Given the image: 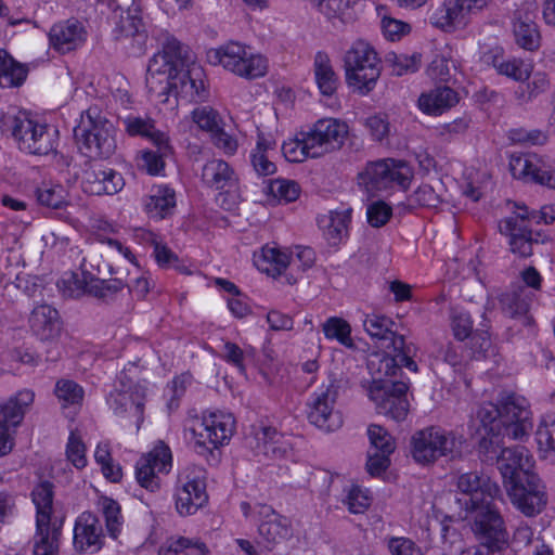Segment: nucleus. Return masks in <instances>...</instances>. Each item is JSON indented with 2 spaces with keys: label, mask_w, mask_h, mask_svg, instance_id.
Segmentation results:
<instances>
[{
  "label": "nucleus",
  "mask_w": 555,
  "mask_h": 555,
  "mask_svg": "<svg viewBox=\"0 0 555 555\" xmlns=\"http://www.w3.org/2000/svg\"><path fill=\"white\" fill-rule=\"evenodd\" d=\"M317 8L327 20L347 23L352 20L351 0H320Z\"/></svg>",
  "instance_id": "obj_55"
},
{
  "label": "nucleus",
  "mask_w": 555,
  "mask_h": 555,
  "mask_svg": "<svg viewBox=\"0 0 555 555\" xmlns=\"http://www.w3.org/2000/svg\"><path fill=\"white\" fill-rule=\"evenodd\" d=\"M509 170L514 178L555 189V163L537 154L513 155Z\"/></svg>",
  "instance_id": "obj_19"
},
{
  "label": "nucleus",
  "mask_w": 555,
  "mask_h": 555,
  "mask_svg": "<svg viewBox=\"0 0 555 555\" xmlns=\"http://www.w3.org/2000/svg\"><path fill=\"white\" fill-rule=\"evenodd\" d=\"M476 417L489 434H492L494 437L503 434L502 413L499 401L495 404L491 402L481 404L477 410Z\"/></svg>",
  "instance_id": "obj_51"
},
{
  "label": "nucleus",
  "mask_w": 555,
  "mask_h": 555,
  "mask_svg": "<svg viewBox=\"0 0 555 555\" xmlns=\"http://www.w3.org/2000/svg\"><path fill=\"white\" fill-rule=\"evenodd\" d=\"M0 130L12 135L21 151L34 155H48L57 145L59 131L31 119L26 112L15 107L0 114Z\"/></svg>",
  "instance_id": "obj_1"
},
{
  "label": "nucleus",
  "mask_w": 555,
  "mask_h": 555,
  "mask_svg": "<svg viewBox=\"0 0 555 555\" xmlns=\"http://www.w3.org/2000/svg\"><path fill=\"white\" fill-rule=\"evenodd\" d=\"M39 205L50 209H62L67 204V192L61 184L42 183L36 190Z\"/></svg>",
  "instance_id": "obj_50"
},
{
  "label": "nucleus",
  "mask_w": 555,
  "mask_h": 555,
  "mask_svg": "<svg viewBox=\"0 0 555 555\" xmlns=\"http://www.w3.org/2000/svg\"><path fill=\"white\" fill-rule=\"evenodd\" d=\"M126 283L118 278L98 279L90 283L88 294L104 301L112 300L119 292L124 289Z\"/></svg>",
  "instance_id": "obj_60"
},
{
  "label": "nucleus",
  "mask_w": 555,
  "mask_h": 555,
  "mask_svg": "<svg viewBox=\"0 0 555 555\" xmlns=\"http://www.w3.org/2000/svg\"><path fill=\"white\" fill-rule=\"evenodd\" d=\"M26 77L27 68L16 62L5 50L0 49V87H18Z\"/></svg>",
  "instance_id": "obj_44"
},
{
  "label": "nucleus",
  "mask_w": 555,
  "mask_h": 555,
  "mask_svg": "<svg viewBox=\"0 0 555 555\" xmlns=\"http://www.w3.org/2000/svg\"><path fill=\"white\" fill-rule=\"evenodd\" d=\"M172 468V453L170 448L158 441L151 451L144 453L134 466L135 480L140 487L150 492L160 489L159 474H168Z\"/></svg>",
  "instance_id": "obj_14"
},
{
  "label": "nucleus",
  "mask_w": 555,
  "mask_h": 555,
  "mask_svg": "<svg viewBox=\"0 0 555 555\" xmlns=\"http://www.w3.org/2000/svg\"><path fill=\"white\" fill-rule=\"evenodd\" d=\"M305 133L313 157L318 158L341 147L348 135V126L335 118H323Z\"/></svg>",
  "instance_id": "obj_18"
},
{
  "label": "nucleus",
  "mask_w": 555,
  "mask_h": 555,
  "mask_svg": "<svg viewBox=\"0 0 555 555\" xmlns=\"http://www.w3.org/2000/svg\"><path fill=\"white\" fill-rule=\"evenodd\" d=\"M116 38H133L139 43L146 39L144 23L141 17L132 14L121 16L115 29Z\"/></svg>",
  "instance_id": "obj_57"
},
{
  "label": "nucleus",
  "mask_w": 555,
  "mask_h": 555,
  "mask_svg": "<svg viewBox=\"0 0 555 555\" xmlns=\"http://www.w3.org/2000/svg\"><path fill=\"white\" fill-rule=\"evenodd\" d=\"M502 235L508 237L509 250L519 258H528L533 254V245L538 243L532 237L530 228H525L521 221L512 218H503L499 222Z\"/></svg>",
  "instance_id": "obj_31"
},
{
  "label": "nucleus",
  "mask_w": 555,
  "mask_h": 555,
  "mask_svg": "<svg viewBox=\"0 0 555 555\" xmlns=\"http://www.w3.org/2000/svg\"><path fill=\"white\" fill-rule=\"evenodd\" d=\"M33 333L41 340H52L60 335L61 322L56 309L49 305L35 307L29 317Z\"/></svg>",
  "instance_id": "obj_34"
},
{
  "label": "nucleus",
  "mask_w": 555,
  "mask_h": 555,
  "mask_svg": "<svg viewBox=\"0 0 555 555\" xmlns=\"http://www.w3.org/2000/svg\"><path fill=\"white\" fill-rule=\"evenodd\" d=\"M101 506L105 517L107 532L109 537L117 539L122 527L120 506L116 501L109 498H103L101 500Z\"/></svg>",
  "instance_id": "obj_61"
},
{
  "label": "nucleus",
  "mask_w": 555,
  "mask_h": 555,
  "mask_svg": "<svg viewBox=\"0 0 555 555\" xmlns=\"http://www.w3.org/2000/svg\"><path fill=\"white\" fill-rule=\"evenodd\" d=\"M461 15L453 0H444L438 7L429 11V23L443 31H452L460 22Z\"/></svg>",
  "instance_id": "obj_46"
},
{
  "label": "nucleus",
  "mask_w": 555,
  "mask_h": 555,
  "mask_svg": "<svg viewBox=\"0 0 555 555\" xmlns=\"http://www.w3.org/2000/svg\"><path fill=\"white\" fill-rule=\"evenodd\" d=\"M457 488L462 493L469 495V500L465 502L467 509L480 505L482 500H494L501 493L496 482L492 481L489 476L478 472L460 475Z\"/></svg>",
  "instance_id": "obj_27"
},
{
  "label": "nucleus",
  "mask_w": 555,
  "mask_h": 555,
  "mask_svg": "<svg viewBox=\"0 0 555 555\" xmlns=\"http://www.w3.org/2000/svg\"><path fill=\"white\" fill-rule=\"evenodd\" d=\"M125 180L116 170L101 165H90L81 177L82 191L90 195H114L122 190Z\"/></svg>",
  "instance_id": "obj_26"
},
{
  "label": "nucleus",
  "mask_w": 555,
  "mask_h": 555,
  "mask_svg": "<svg viewBox=\"0 0 555 555\" xmlns=\"http://www.w3.org/2000/svg\"><path fill=\"white\" fill-rule=\"evenodd\" d=\"M109 122L106 115L99 105H91L80 115V120L74 129L76 139L86 138L91 133L100 132L101 126Z\"/></svg>",
  "instance_id": "obj_48"
},
{
  "label": "nucleus",
  "mask_w": 555,
  "mask_h": 555,
  "mask_svg": "<svg viewBox=\"0 0 555 555\" xmlns=\"http://www.w3.org/2000/svg\"><path fill=\"white\" fill-rule=\"evenodd\" d=\"M503 436L521 440L532 429V412L528 400L516 392L503 391L499 396Z\"/></svg>",
  "instance_id": "obj_13"
},
{
  "label": "nucleus",
  "mask_w": 555,
  "mask_h": 555,
  "mask_svg": "<svg viewBox=\"0 0 555 555\" xmlns=\"http://www.w3.org/2000/svg\"><path fill=\"white\" fill-rule=\"evenodd\" d=\"M532 300V292L524 286H517L501 295L500 302L503 311L511 318L525 315Z\"/></svg>",
  "instance_id": "obj_45"
},
{
  "label": "nucleus",
  "mask_w": 555,
  "mask_h": 555,
  "mask_svg": "<svg viewBox=\"0 0 555 555\" xmlns=\"http://www.w3.org/2000/svg\"><path fill=\"white\" fill-rule=\"evenodd\" d=\"M76 140L80 150L91 158H108L117 149L116 130L111 121L106 126H101L100 132Z\"/></svg>",
  "instance_id": "obj_32"
},
{
  "label": "nucleus",
  "mask_w": 555,
  "mask_h": 555,
  "mask_svg": "<svg viewBox=\"0 0 555 555\" xmlns=\"http://www.w3.org/2000/svg\"><path fill=\"white\" fill-rule=\"evenodd\" d=\"M408 389L409 386L404 382L375 384L371 386L369 397L374 402L378 414L401 422L409 413Z\"/></svg>",
  "instance_id": "obj_15"
},
{
  "label": "nucleus",
  "mask_w": 555,
  "mask_h": 555,
  "mask_svg": "<svg viewBox=\"0 0 555 555\" xmlns=\"http://www.w3.org/2000/svg\"><path fill=\"white\" fill-rule=\"evenodd\" d=\"M50 47L61 54H66L82 47L87 39L83 25L69 18L55 23L48 34Z\"/></svg>",
  "instance_id": "obj_28"
},
{
  "label": "nucleus",
  "mask_w": 555,
  "mask_h": 555,
  "mask_svg": "<svg viewBox=\"0 0 555 555\" xmlns=\"http://www.w3.org/2000/svg\"><path fill=\"white\" fill-rule=\"evenodd\" d=\"M54 393L63 408L80 405L85 391L83 388L72 379H60L55 384Z\"/></svg>",
  "instance_id": "obj_56"
},
{
  "label": "nucleus",
  "mask_w": 555,
  "mask_h": 555,
  "mask_svg": "<svg viewBox=\"0 0 555 555\" xmlns=\"http://www.w3.org/2000/svg\"><path fill=\"white\" fill-rule=\"evenodd\" d=\"M480 61L495 69L496 74L516 82L528 80L533 65L521 57L506 55L503 48L495 46L481 52Z\"/></svg>",
  "instance_id": "obj_25"
},
{
  "label": "nucleus",
  "mask_w": 555,
  "mask_h": 555,
  "mask_svg": "<svg viewBox=\"0 0 555 555\" xmlns=\"http://www.w3.org/2000/svg\"><path fill=\"white\" fill-rule=\"evenodd\" d=\"M170 95L182 98L190 102H205L209 96V90L205 80L204 69L192 64L188 69H182L179 79L172 83Z\"/></svg>",
  "instance_id": "obj_29"
},
{
  "label": "nucleus",
  "mask_w": 555,
  "mask_h": 555,
  "mask_svg": "<svg viewBox=\"0 0 555 555\" xmlns=\"http://www.w3.org/2000/svg\"><path fill=\"white\" fill-rule=\"evenodd\" d=\"M186 61V48L173 37L166 38L162 50L155 53L149 63L146 87L150 93L157 98L164 96L163 101H167L171 86L179 79Z\"/></svg>",
  "instance_id": "obj_3"
},
{
  "label": "nucleus",
  "mask_w": 555,
  "mask_h": 555,
  "mask_svg": "<svg viewBox=\"0 0 555 555\" xmlns=\"http://www.w3.org/2000/svg\"><path fill=\"white\" fill-rule=\"evenodd\" d=\"M469 509L475 513L473 531L481 545L498 551L505 548L508 544V532L493 500H482L480 505Z\"/></svg>",
  "instance_id": "obj_12"
},
{
  "label": "nucleus",
  "mask_w": 555,
  "mask_h": 555,
  "mask_svg": "<svg viewBox=\"0 0 555 555\" xmlns=\"http://www.w3.org/2000/svg\"><path fill=\"white\" fill-rule=\"evenodd\" d=\"M347 83L360 94L371 92L380 76V60L374 48L364 40L354 41L344 57Z\"/></svg>",
  "instance_id": "obj_6"
},
{
  "label": "nucleus",
  "mask_w": 555,
  "mask_h": 555,
  "mask_svg": "<svg viewBox=\"0 0 555 555\" xmlns=\"http://www.w3.org/2000/svg\"><path fill=\"white\" fill-rule=\"evenodd\" d=\"M398 351H395V356L389 354H374L367 362V367L373 375V385L392 383L393 380L385 379L387 377H395L400 371V365H404V362L397 356Z\"/></svg>",
  "instance_id": "obj_42"
},
{
  "label": "nucleus",
  "mask_w": 555,
  "mask_h": 555,
  "mask_svg": "<svg viewBox=\"0 0 555 555\" xmlns=\"http://www.w3.org/2000/svg\"><path fill=\"white\" fill-rule=\"evenodd\" d=\"M275 143L269 137L258 135L256 147L251 151L250 159L255 171L259 176L273 175L276 170L275 164L271 160V153Z\"/></svg>",
  "instance_id": "obj_43"
},
{
  "label": "nucleus",
  "mask_w": 555,
  "mask_h": 555,
  "mask_svg": "<svg viewBox=\"0 0 555 555\" xmlns=\"http://www.w3.org/2000/svg\"><path fill=\"white\" fill-rule=\"evenodd\" d=\"M269 193L279 202L291 203L298 198L299 184L292 180L276 179L268 185Z\"/></svg>",
  "instance_id": "obj_62"
},
{
  "label": "nucleus",
  "mask_w": 555,
  "mask_h": 555,
  "mask_svg": "<svg viewBox=\"0 0 555 555\" xmlns=\"http://www.w3.org/2000/svg\"><path fill=\"white\" fill-rule=\"evenodd\" d=\"M144 208L150 218L163 220L171 216L176 208V192L168 185L159 184L151 189Z\"/></svg>",
  "instance_id": "obj_35"
},
{
  "label": "nucleus",
  "mask_w": 555,
  "mask_h": 555,
  "mask_svg": "<svg viewBox=\"0 0 555 555\" xmlns=\"http://www.w3.org/2000/svg\"><path fill=\"white\" fill-rule=\"evenodd\" d=\"M209 59L221 64L227 70L246 79L262 77L268 70L266 57L251 53L238 42H229L211 51Z\"/></svg>",
  "instance_id": "obj_10"
},
{
  "label": "nucleus",
  "mask_w": 555,
  "mask_h": 555,
  "mask_svg": "<svg viewBox=\"0 0 555 555\" xmlns=\"http://www.w3.org/2000/svg\"><path fill=\"white\" fill-rule=\"evenodd\" d=\"M537 441L545 459L555 464V417L543 418L538 430Z\"/></svg>",
  "instance_id": "obj_53"
},
{
  "label": "nucleus",
  "mask_w": 555,
  "mask_h": 555,
  "mask_svg": "<svg viewBox=\"0 0 555 555\" xmlns=\"http://www.w3.org/2000/svg\"><path fill=\"white\" fill-rule=\"evenodd\" d=\"M470 124V118L464 115L450 122H444L436 127L435 135L441 142H454L467 133Z\"/></svg>",
  "instance_id": "obj_54"
},
{
  "label": "nucleus",
  "mask_w": 555,
  "mask_h": 555,
  "mask_svg": "<svg viewBox=\"0 0 555 555\" xmlns=\"http://www.w3.org/2000/svg\"><path fill=\"white\" fill-rule=\"evenodd\" d=\"M191 117L201 130L214 134L222 127L220 114L211 106H199L192 111Z\"/></svg>",
  "instance_id": "obj_59"
},
{
  "label": "nucleus",
  "mask_w": 555,
  "mask_h": 555,
  "mask_svg": "<svg viewBox=\"0 0 555 555\" xmlns=\"http://www.w3.org/2000/svg\"><path fill=\"white\" fill-rule=\"evenodd\" d=\"M34 400L35 392L31 389H22L10 397L4 404H0V456L8 454L13 448L10 426L21 424Z\"/></svg>",
  "instance_id": "obj_17"
},
{
  "label": "nucleus",
  "mask_w": 555,
  "mask_h": 555,
  "mask_svg": "<svg viewBox=\"0 0 555 555\" xmlns=\"http://www.w3.org/2000/svg\"><path fill=\"white\" fill-rule=\"evenodd\" d=\"M314 78L320 92L332 96L339 85V77L333 68L330 56L325 52H318L314 56Z\"/></svg>",
  "instance_id": "obj_40"
},
{
  "label": "nucleus",
  "mask_w": 555,
  "mask_h": 555,
  "mask_svg": "<svg viewBox=\"0 0 555 555\" xmlns=\"http://www.w3.org/2000/svg\"><path fill=\"white\" fill-rule=\"evenodd\" d=\"M258 533L264 546L271 551L276 545L291 540L294 529L291 519L276 513L270 505L257 504Z\"/></svg>",
  "instance_id": "obj_21"
},
{
  "label": "nucleus",
  "mask_w": 555,
  "mask_h": 555,
  "mask_svg": "<svg viewBox=\"0 0 555 555\" xmlns=\"http://www.w3.org/2000/svg\"><path fill=\"white\" fill-rule=\"evenodd\" d=\"M413 178L412 168L402 160L380 159L369 163L359 173V183L369 193L398 186L406 190Z\"/></svg>",
  "instance_id": "obj_9"
},
{
  "label": "nucleus",
  "mask_w": 555,
  "mask_h": 555,
  "mask_svg": "<svg viewBox=\"0 0 555 555\" xmlns=\"http://www.w3.org/2000/svg\"><path fill=\"white\" fill-rule=\"evenodd\" d=\"M506 490L513 505L527 517L540 514L546 505L545 487L537 475H529L524 481L507 486Z\"/></svg>",
  "instance_id": "obj_20"
},
{
  "label": "nucleus",
  "mask_w": 555,
  "mask_h": 555,
  "mask_svg": "<svg viewBox=\"0 0 555 555\" xmlns=\"http://www.w3.org/2000/svg\"><path fill=\"white\" fill-rule=\"evenodd\" d=\"M207 473L198 465H186L179 474L176 487V508L181 516L193 515L207 501Z\"/></svg>",
  "instance_id": "obj_11"
},
{
  "label": "nucleus",
  "mask_w": 555,
  "mask_h": 555,
  "mask_svg": "<svg viewBox=\"0 0 555 555\" xmlns=\"http://www.w3.org/2000/svg\"><path fill=\"white\" fill-rule=\"evenodd\" d=\"M311 151V145L305 131L299 132L296 138L285 141L282 145L283 155L292 163H300L309 157L314 158Z\"/></svg>",
  "instance_id": "obj_52"
},
{
  "label": "nucleus",
  "mask_w": 555,
  "mask_h": 555,
  "mask_svg": "<svg viewBox=\"0 0 555 555\" xmlns=\"http://www.w3.org/2000/svg\"><path fill=\"white\" fill-rule=\"evenodd\" d=\"M513 33L515 41L520 48L528 51L539 49L541 37L531 12L517 10L514 13Z\"/></svg>",
  "instance_id": "obj_36"
},
{
  "label": "nucleus",
  "mask_w": 555,
  "mask_h": 555,
  "mask_svg": "<svg viewBox=\"0 0 555 555\" xmlns=\"http://www.w3.org/2000/svg\"><path fill=\"white\" fill-rule=\"evenodd\" d=\"M459 102L457 93L447 86L436 87L418 98L420 109L433 116L443 114Z\"/></svg>",
  "instance_id": "obj_37"
},
{
  "label": "nucleus",
  "mask_w": 555,
  "mask_h": 555,
  "mask_svg": "<svg viewBox=\"0 0 555 555\" xmlns=\"http://www.w3.org/2000/svg\"><path fill=\"white\" fill-rule=\"evenodd\" d=\"M463 435L438 426L417 430L411 438V454L422 465L434 464L440 457L453 460L462 454Z\"/></svg>",
  "instance_id": "obj_5"
},
{
  "label": "nucleus",
  "mask_w": 555,
  "mask_h": 555,
  "mask_svg": "<svg viewBox=\"0 0 555 555\" xmlns=\"http://www.w3.org/2000/svg\"><path fill=\"white\" fill-rule=\"evenodd\" d=\"M421 59L420 53L409 55L391 52L387 54L386 62L391 68V74L399 77L417 72L421 66Z\"/></svg>",
  "instance_id": "obj_58"
},
{
  "label": "nucleus",
  "mask_w": 555,
  "mask_h": 555,
  "mask_svg": "<svg viewBox=\"0 0 555 555\" xmlns=\"http://www.w3.org/2000/svg\"><path fill=\"white\" fill-rule=\"evenodd\" d=\"M370 448L367 451L366 469L371 476H379L390 465V455L396 450L395 438L380 425L367 427Z\"/></svg>",
  "instance_id": "obj_22"
},
{
  "label": "nucleus",
  "mask_w": 555,
  "mask_h": 555,
  "mask_svg": "<svg viewBox=\"0 0 555 555\" xmlns=\"http://www.w3.org/2000/svg\"><path fill=\"white\" fill-rule=\"evenodd\" d=\"M322 332L328 340H336L348 349H354L356 344L351 337V325L343 318L331 317L322 323Z\"/></svg>",
  "instance_id": "obj_49"
},
{
  "label": "nucleus",
  "mask_w": 555,
  "mask_h": 555,
  "mask_svg": "<svg viewBox=\"0 0 555 555\" xmlns=\"http://www.w3.org/2000/svg\"><path fill=\"white\" fill-rule=\"evenodd\" d=\"M140 367L129 363L117 376L115 388L107 397V404L116 416L133 417L138 427L143 422L147 397V380L140 377Z\"/></svg>",
  "instance_id": "obj_4"
},
{
  "label": "nucleus",
  "mask_w": 555,
  "mask_h": 555,
  "mask_svg": "<svg viewBox=\"0 0 555 555\" xmlns=\"http://www.w3.org/2000/svg\"><path fill=\"white\" fill-rule=\"evenodd\" d=\"M234 430L235 418L231 413L205 411L190 428L193 448L199 455L214 456V451L228 443Z\"/></svg>",
  "instance_id": "obj_7"
},
{
  "label": "nucleus",
  "mask_w": 555,
  "mask_h": 555,
  "mask_svg": "<svg viewBox=\"0 0 555 555\" xmlns=\"http://www.w3.org/2000/svg\"><path fill=\"white\" fill-rule=\"evenodd\" d=\"M156 151H143L140 157V166L150 175H158L165 166L164 156L169 153L168 138H166V150L156 146Z\"/></svg>",
  "instance_id": "obj_64"
},
{
  "label": "nucleus",
  "mask_w": 555,
  "mask_h": 555,
  "mask_svg": "<svg viewBox=\"0 0 555 555\" xmlns=\"http://www.w3.org/2000/svg\"><path fill=\"white\" fill-rule=\"evenodd\" d=\"M126 132L131 135H140L149 139L155 146L166 150V135L155 127V122L150 117L129 115L124 120Z\"/></svg>",
  "instance_id": "obj_41"
},
{
  "label": "nucleus",
  "mask_w": 555,
  "mask_h": 555,
  "mask_svg": "<svg viewBox=\"0 0 555 555\" xmlns=\"http://www.w3.org/2000/svg\"><path fill=\"white\" fill-rule=\"evenodd\" d=\"M247 447L255 455H263L267 459H281L289 448L285 436L275 427L262 423L253 425L246 436Z\"/></svg>",
  "instance_id": "obj_23"
},
{
  "label": "nucleus",
  "mask_w": 555,
  "mask_h": 555,
  "mask_svg": "<svg viewBox=\"0 0 555 555\" xmlns=\"http://www.w3.org/2000/svg\"><path fill=\"white\" fill-rule=\"evenodd\" d=\"M533 457L529 450L522 446L503 448L498 456V468L502 475L505 488L507 486L524 481L531 472Z\"/></svg>",
  "instance_id": "obj_24"
},
{
  "label": "nucleus",
  "mask_w": 555,
  "mask_h": 555,
  "mask_svg": "<svg viewBox=\"0 0 555 555\" xmlns=\"http://www.w3.org/2000/svg\"><path fill=\"white\" fill-rule=\"evenodd\" d=\"M199 177L204 186L215 191L230 190L237 182L234 169L221 158L207 160L202 167Z\"/></svg>",
  "instance_id": "obj_33"
},
{
  "label": "nucleus",
  "mask_w": 555,
  "mask_h": 555,
  "mask_svg": "<svg viewBox=\"0 0 555 555\" xmlns=\"http://www.w3.org/2000/svg\"><path fill=\"white\" fill-rule=\"evenodd\" d=\"M392 325L391 319L377 313L367 314L363 320V327L372 338L390 339L393 351H398L397 356L404 362L405 367L411 372H417V364L414 361L417 347L413 343H406L402 335H397L392 331Z\"/></svg>",
  "instance_id": "obj_16"
},
{
  "label": "nucleus",
  "mask_w": 555,
  "mask_h": 555,
  "mask_svg": "<svg viewBox=\"0 0 555 555\" xmlns=\"http://www.w3.org/2000/svg\"><path fill=\"white\" fill-rule=\"evenodd\" d=\"M351 220V210L330 211L318 219L325 238L330 244H338L348 234V225Z\"/></svg>",
  "instance_id": "obj_39"
},
{
  "label": "nucleus",
  "mask_w": 555,
  "mask_h": 555,
  "mask_svg": "<svg viewBox=\"0 0 555 555\" xmlns=\"http://www.w3.org/2000/svg\"><path fill=\"white\" fill-rule=\"evenodd\" d=\"M291 262V256L275 246L266 245L254 254L257 269L272 276L281 275Z\"/></svg>",
  "instance_id": "obj_38"
},
{
  "label": "nucleus",
  "mask_w": 555,
  "mask_h": 555,
  "mask_svg": "<svg viewBox=\"0 0 555 555\" xmlns=\"http://www.w3.org/2000/svg\"><path fill=\"white\" fill-rule=\"evenodd\" d=\"M73 543L79 552H93L102 547V525L94 514L83 512L77 517L74 526Z\"/></svg>",
  "instance_id": "obj_30"
},
{
  "label": "nucleus",
  "mask_w": 555,
  "mask_h": 555,
  "mask_svg": "<svg viewBox=\"0 0 555 555\" xmlns=\"http://www.w3.org/2000/svg\"><path fill=\"white\" fill-rule=\"evenodd\" d=\"M53 486L49 481L37 485L31 491V500L36 506L34 555H59L63 518L53 514Z\"/></svg>",
  "instance_id": "obj_2"
},
{
  "label": "nucleus",
  "mask_w": 555,
  "mask_h": 555,
  "mask_svg": "<svg viewBox=\"0 0 555 555\" xmlns=\"http://www.w3.org/2000/svg\"><path fill=\"white\" fill-rule=\"evenodd\" d=\"M338 396L339 385L336 380H331L315 389L306 404L309 423L325 433L339 429L344 418L337 403Z\"/></svg>",
  "instance_id": "obj_8"
},
{
  "label": "nucleus",
  "mask_w": 555,
  "mask_h": 555,
  "mask_svg": "<svg viewBox=\"0 0 555 555\" xmlns=\"http://www.w3.org/2000/svg\"><path fill=\"white\" fill-rule=\"evenodd\" d=\"M551 81L544 72L532 73L526 85L519 86L515 96L520 104H527L548 91Z\"/></svg>",
  "instance_id": "obj_47"
},
{
  "label": "nucleus",
  "mask_w": 555,
  "mask_h": 555,
  "mask_svg": "<svg viewBox=\"0 0 555 555\" xmlns=\"http://www.w3.org/2000/svg\"><path fill=\"white\" fill-rule=\"evenodd\" d=\"M66 457L78 469L87 466L86 446L79 435L72 431L66 444Z\"/></svg>",
  "instance_id": "obj_63"
}]
</instances>
